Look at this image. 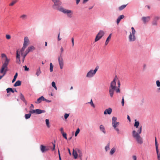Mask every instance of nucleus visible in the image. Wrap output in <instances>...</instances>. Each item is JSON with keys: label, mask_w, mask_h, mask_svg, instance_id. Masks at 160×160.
Wrapping results in <instances>:
<instances>
[{"label": "nucleus", "mask_w": 160, "mask_h": 160, "mask_svg": "<svg viewBox=\"0 0 160 160\" xmlns=\"http://www.w3.org/2000/svg\"><path fill=\"white\" fill-rule=\"evenodd\" d=\"M150 16L142 17L141 19L143 23L145 24L150 21Z\"/></svg>", "instance_id": "ddd939ff"}, {"label": "nucleus", "mask_w": 160, "mask_h": 160, "mask_svg": "<svg viewBox=\"0 0 160 160\" xmlns=\"http://www.w3.org/2000/svg\"><path fill=\"white\" fill-rule=\"evenodd\" d=\"M156 83L157 86L159 88L158 90L160 91V81L159 80H157Z\"/></svg>", "instance_id": "a19ab883"}, {"label": "nucleus", "mask_w": 160, "mask_h": 160, "mask_svg": "<svg viewBox=\"0 0 160 160\" xmlns=\"http://www.w3.org/2000/svg\"><path fill=\"white\" fill-rule=\"evenodd\" d=\"M72 155L74 157V158L75 159H77L78 157V149L77 151H75L74 149H73Z\"/></svg>", "instance_id": "393cba45"}, {"label": "nucleus", "mask_w": 160, "mask_h": 160, "mask_svg": "<svg viewBox=\"0 0 160 160\" xmlns=\"http://www.w3.org/2000/svg\"><path fill=\"white\" fill-rule=\"evenodd\" d=\"M41 73V71L40 67H39L36 70V75L38 77Z\"/></svg>", "instance_id": "a878e982"}, {"label": "nucleus", "mask_w": 160, "mask_h": 160, "mask_svg": "<svg viewBox=\"0 0 160 160\" xmlns=\"http://www.w3.org/2000/svg\"><path fill=\"white\" fill-rule=\"evenodd\" d=\"M44 100H46V99L43 96H42L38 98L35 102L36 103L38 104L40 103L42 101H44Z\"/></svg>", "instance_id": "2eb2a0df"}, {"label": "nucleus", "mask_w": 160, "mask_h": 160, "mask_svg": "<svg viewBox=\"0 0 160 160\" xmlns=\"http://www.w3.org/2000/svg\"><path fill=\"white\" fill-rule=\"evenodd\" d=\"M80 129L79 128H78L77 129L76 131L75 132V137H77L78 135V134L80 132Z\"/></svg>", "instance_id": "37998d69"}, {"label": "nucleus", "mask_w": 160, "mask_h": 160, "mask_svg": "<svg viewBox=\"0 0 160 160\" xmlns=\"http://www.w3.org/2000/svg\"><path fill=\"white\" fill-rule=\"evenodd\" d=\"M53 65L52 63L50 64V71L51 72H52L53 71Z\"/></svg>", "instance_id": "f704fd0d"}, {"label": "nucleus", "mask_w": 160, "mask_h": 160, "mask_svg": "<svg viewBox=\"0 0 160 160\" xmlns=\"http://www.w3.org/2000/svg\"><path fill=\"white\" fill-rule=\"evenodd\" d=\"M17 2V1H12V2L9 4L10 6H13V5H14Z\"/></svg>", "instance_id": "8fccbe9b"}, {"label": "nucleus", "mask_w": 160, "mask_h": 160, "mask_svg": "<svg viewBox=\"0 0 160 160\" xmlns=\"http://www.w3.org/2000/svg\"><path fill=\"white\" fill-rule=\"evenodd\" d=\"M112 111V109L111 108H109L108 109H106L104 112V114H110L111 113Z\"/></svg>", "instance_id": "dca6fc26"}, {"label": "nucleus", "mask_w": 160, "mask_h": 160, "mask_svg": "<svg viewBox=\"0 0 160 160\" xmlns=\"http://www.w3.org/2000/svg\"><path fill=\"white\" fill-rule=\"evenodd\" d=\"M72 42V46H73L74 45V38H72L71 39Z\"/></svg>", "instance_id": "680f3d73"}, {"label": "nucleus", "mask_w": 160, "mask_h": 160, "mask_svg": "<svg viewBox=\"0 0 160 160\" xmlns=\"http://www.w3.org/2000/svg\"><path fill=\"white\" fill-rule=\"evenodd\" d=\"M58 10L66 14L68 18H71L72 17L73 12L72 10L65 9L62 7H60Z\"/></svg>", "instance_id": "7ed1b4c3"}, {"label": "nucleus", "mask_w": 160, "mask_h": 160, "mask_svg": "<svg viewBox=\"0 0 160 160\" xmlns=\"http://www.w3.org/2000/svg\"><path fill=\"white\" fill-rule=\"evenodd\" d=\"M116 151V148L115 147L112 148L109 152V154L111 155H112Z\"/></svg>", "instance_id": "5701e85b"}, {"label": "nucleus", "mask_w": 160, "mask_h": 160, "mask_svg": "<svg viewBox=\"0 0 160 160\" xmlns=\"http://www.w3.org/2000/svg\"><path fill=\"white\" fill-rule=\"evenodd\" d=\"M124 16L123 15H121L118 17L116 21L118 25L119 23L121 20L124 18Z\"/></svg>", "instance_id": "aec40b11"}, {"label": "nucleus", "mask_w": 160, "mask_h": 160, "mask_svg": "<svg viewBox=\"0 0 160 160\" xmlns=\"http://www.w3.org/2000/svg\"><path fill=\"white\" fill-rule=\"evenodd\" d=\"M80 0H76L77 4H78Z\"/></svg>", "instance_id": "338daca9"}, {"label": "nucleus", "mask_w": 160, "mask_h": 160, "mask_svg": "<svg viewBox=\"0 0 160 160\" xmlns=\"http://www.w3.org/2000/svg\"><path fill=\"white\" fill-rule=\"evenodd\" d=\"M112 34L111 33L109 34V36L107 38L105 42V44L106 45H107L110 39H111L112 36Z\"/></svg>", "instance_id": "bb28decb"}, {"label": "nucleus", "mask_w": 160, "mask_h": 160, "mask_svg": "<svg viewBox=\"0 0 160 160\" xmlns=\"http://www.w3.org/2000/svg\"><path fill=\"white\" fill-rule=\"evenodd\" d=\"M122 106H123L124 104V101L123 97H122Z\"/></svg>", "instance_id": "5fc2aeb1"}, {"label": "nucleus", "mask_w": 160, "mask_h": 160, "mask_svg": "<svg viewBox=\"0 0 160 160\" xmlns=\"http://www.w3.org/2000/svg\"><path fill=\"white\" fill-rule=\"evenodd\" d=\"M146 65L145 64H144L143 66V69H146Z\"/></svg>", "instance_id": "69168bd1"}, {"label": "nucleus", "mask_w": 160, "mask_h": 160, "mask_svg": "<svg viewBox=\"0 0 160 160\" xmlns=\"http://www.w3.org/2000/svg\"><path fill=\"white\" fill-rule=\"evenodd\" d=\"M26 47H26L23 45L22 47V48L21 49V50H19V52H20V54H22L24 53H23L24 51H25Z\"/></svg>", "instance_id": "cd10ccee"}, {"label": "nucleus", "mask_w": 160, "mask_h": 160, "mask_svg": "<svg viewBox=\"0 0 160 160\" xmlns=\"http://www.w3.org/2000/svg\"><path fill=\"white\" fill-rule=\"evenodd\" d=\"M117 79V76H115L113 81L110 84L109 92L110 96L111 98H112L113 97L114 92L115 91L116 80Z\"/></svg>", "instance_id": "f03ea898"}, {"label": "nucleus", "mask_w": 160, "mask_h": 160, "mask_svg": "<svg viewBox=\"0 0 160 160\" xmlns=\"http://www.w3.org/2000/svg\"><path fill=\"white\" fill-rule=\"evenodd\" d=\"M6 38L8 39H10L11 38L10 35H8V34L6 35Z\"/></svg>", "instance_id": "603ef678"}, {"label": "nucleus", "mask_w": 160, "mask_h": 160, "mask_svg": "<svg viewBox=\"0 0 160 160\" xmlns=\"http://www.w3.org/2000/svg\"><path fill=\"white\" fill-rule=\"evenodd\" d=\"M69 115V114L65 113L64 115L65 119H67L68 118Z\"/></svg>", "instance_id": "3c124183"}, {"label": "nucleus", "mask_w": 160, "mask_h": 160, "mask_svg": "<svg viewBox=\"0 0 160 160\" xmlns=\"http://www.w3.org/2000/svg\"><path fill=\"white\" fill-rule=\"evenodd\" d=\"M59 35H60V33H59L58 35V41L60 40H61V38H59Z\"/></svg>", "instance_id": "e2e57ef3"}, {"label": "nucleus", "mask_w": 160, "mask_h": 160, "mask_svg": "<svg viewBox=\"0 0 160 160\" xmlns=\"http://www.w3.org/2000/svg\"><path fill=\"white\" fill-rule=\"evenodd\" d=\"M127 5H123L120 6L119 8V10L120 11L124 9L126 6Z\"/></svg>", "instance_id": "72a5a7b5"}, {"label": "nucleus", "mask_w": 160, "mask_h": 160, "mask_svg": "<svg viewBox=\"0 0 160 160\" xmlns=\"http://www.w3.org/2000/svg\"><path fill=\"white\" fill-rule=\"evenodd\" d=\"M55 144H53V148H52V151H54L55 150Z\"/></svg>", "instance_id": "0e129e2a"}, {"label": "nucleus", "mask_w": 160, "mask_h": 160, "mask_svg": "<svg viewBox=\"0 0 160 160\" xmlns=\"http://www.w3.org/2000/svg\"><path fill=\"white\" fill-rule=\"evenodd\" d=\"M46 123L47 125V127L48 128H49L50 127V126L49 125V120L48 119H46L45 120Z\"/></svg>", "instance_id": "c9c22d12"}, {"label": "nucleus", "mask_w": 160, "mask_h": 160, "mask_svg": "<svg viewBox=\"0 0 160 160\" xmlns=\"http://www.w3.org/2000/svg\"><path fill=\"white\" fill-rule=\"evenodd\" d=\"M40 149L42 152H44L45 151H47L48 149L46 148V147L43 145L40 146Z\"/></svg>", "instance_id": "6ab92c4d"}, {"label": "nucleus", "mask_w": 160, "mask_h": 160, "mask_svg": "<svg viewBox=\"0 0 160 160\" xmlns=\"http://www.w3.org/2000/svg\"><path fill=\"white\" fill-rule=\"evenodd\" d=\"M1 56L2 58L5 57V58H7V57L6 55L4 53L2 54Z\"/></svg>", "instance_id": "052dcab7"}, {"label": "nucleus", "mask_w": 160, "mask_h": 160, "mask_svg": "<svg viewBox=\"0 0 160 160\" xmlns=\"http://www.w3.org/2000/svg\"><path fill=\"white\" fill-rule=\"evenodd\" d=\"M54 4L52 6L53 9L58 10L60 8L59 6L62 4V2L60 0H52Z\"/></svg>", "instance_id": "6e6552de"}, {"label": "nucleus", "mask_w": 160, "mask_h": 160, "mask_svg": "<svg viewBox=\"0 0 160 160\" xmlns=\"http://www.w3.org/2000/svg\"><path fill=\"white\" fill-rule=\"evenodd\" d=\"M142 126H141L137 132L134 130L132 132V136L136 140L138 143L142 144L143 142V139L140 134L142 132Z\"/></svg>", "instance_id": "f257e3e1"}, {"label": "nucleus", "mask_w": 160, "mask_h": 160, "mask_svg": "<svg viewBox=\"0 0 160 160\" xmlns=\"http://www.w3.org/2000/svg\"><path fill=\"white\" fill-rule=\"evenodd\" d=\"M132 32H130L129 36V40L130 42H134L136 40L135 34L136 31L133 27H132Z\"/></svg>", "instance_id": "423d86ee"}, {"label": "nucleus", "mask_w": 160, "mask_h": 160, "mask_svg": "<svg viewBox=\"0 0 160 160\" xmlns=\"http://www.w3.org/2000/svg\"><path fill=\"white\" fill-rule=\"evenodd\" d=\"M104 32L103 30H100L96 37L95 39V42H97L99 40L104 36Z\"/></svg>", "instance_id": "1a4fd4ad"}, {"label": "nucleus", "mask_w": 160, "mask_h": 160, "mask_svg": "<svg viewBox=\"0 0 160 160\" xmlns=\"http://www.w3.org/2000/svg\"><path fill=\"white\" fill-rule=\"evenodd\" d=\"M16 63L19 64H20L21 63V60L20 59V52H19L18 50H17L16 51Z\"/></svg>", "instance_id": "9b49d317"}, {"label": "nucleus", "mask_w": 160, "mask_h": 160, "mask_svg": "<svg viewBox=\"0 0 160 160\" xmlns=\"http://www.w3.org/2000/svg\"><path fill=\"white\" fill-rule=\"evenodd\" d=\"M60 131L61 133L62 134L63 133H64L63 132V128H60Z\"/></svg>", "instance_id": "4d7b16f0"}, {"label": "nucleus", "mask_w": 160, "mask_h": 160, "mask_svg": "<svg viewBox=\"0 0 160 160\" xmlns=\"http://www.w3.org/2000/svg\"><path fill=\"white\" fill-rule=\"evenodd\" d=\"M99 129L104 134L106 133L105 128L103 125H101L99 126Z\"/></svg>", "instance_id": "a211bd4d"}, {"label": "nucleus", "mask_w": 160, "mask_h": 160, "mask_svg": "<svg viewBox=\"0 0 160 160\" xmlns=\"http://www.w3.org/2000/svg\"><path fill=\"white\" fill-rule=\"evenodd\" d=\"M88 103H90V105H91V106L93 108H95V105L93 102L92 99L91 100L90 102H89Z\"/></svg>", "instance_id": "de8ad7c7"}, {"label": "nucleus", "mask_w": 160, "mask_h": 160, "mask_svg": "<svg viewBox=\"0 0 160 160\" xmlns=\"http://www.w3.org/2000/svg\"><path fill=\"white\" fill-rule=\"evenodd\" d=\"M28 53V52H27V51H26L24 53H23L22 54H21V55H22L23 57L22 60V62H24V59H25V58Z\"/></svg>", "instance_id": "c85d7f7f"}, {"label": "nucleus", "mask_w": 160, "mask_h": 160, "mask_svg": "<svg viewBox=\"0 0 160 160\" xmlns=\"http://www.w3.org/2000/svg\"><path fill=\"white\" fill-rule=\"evenodd\" d=\"M117 118L115 117H113L112 118V123L118 122H117Z\"/></svg>", "instance_id": "e433bc0d"}, {"label": "nucleus", "mask_w": 160, "mask_h": 160, "mask_svg": "<svg viewBox=\"0 0 160 160\" xmlns=\"http://www.w3.org/2000/svg\"><path fill=\"white\" fill-rule=\"evenodd\" d=\"M21 81L19 80H18L14 84V87L19 86L21 85Z\"/></svg>", "instance_id": "c756f323"}, {"label": "nucleus", "mask_w": 160, "mask_h": 160, "mask_svg": "<svg viewBox=\"0 0 160 160\" xmlns=\"http://www.w3.org/2000/svg\"><path fill=\"white\" fill-rule=\"evenodd\" d=\"M114 129L117 132V134H120V130L118 127Z\"/></svg>", "instance_id": "c03bdc74"}, {"label": "nucleus", "mask_w": 160, "mask_h": 160, "mask_svg": "<svg viewBox=\"0 0 160 160\" xmlns=\"http://www.w3.org/2000/svg\"><path fill=\"white\" fill-rule=\"evenodd\" d=\"M18 75V73L16 72L15 73V74L14 77V78L12 81V83H13L16 80V78L17 77Z\"/></svg>", "instance_id": "ea45409f"}, {"label": "nucleus", "mask_w": 160, "mask_h": 160, "mask_svg": "<svg viewBox=\"0 0 160 160\" xmlns=\"http://www.w3.org/2000/svg\"><path fill=\"white\" fill-rule=\"evenodd\" d=\"M135 121L134 124V126L136 128H137L139 125V122L138 121H136V119L135 120Z\"/></svg>", "instance_id": "473e14b6"}, {"label": "nucleus", "mask_w": 160, "mask_h": 160, "mask_svg": "<svg viewBox=\"0 0 160 160\" xmlns=\"http://www.w3.org/2000/svg\"><path fill=\"white\" fill-rule=\"evenodd\" d=\"M52 85L53 87L56 86L55 83L54 82H52Z\"/></svg>", "instance_id": "13d9d810"}, {"label": "nucleus", "mask_w": 160, "mask_h": 160, "mask_svg": "<svg viewBox=\"0 0 160 160\" xmlns=\"http://www.w3.org/2000/svg\"><path fill=\"white\" fill-rule=\"evenodd\" d=\"M23 68H24L25 71H28L29 70V68H28L26 66H24Z\"/></svg>", "instance_id": "6e6d98bb"}, {"label": "nucleus", "mask_w": 160, "mask_h": 160, "mask_svg": "<svg viewBox=\"0 0 160 160\" xmlns=\"http://www.w3.org/2000/svg\"><path fill=\"white\" fill-rule=\"evenodd\" d=\"M29 44V41L28 38L27 37H25L24 39L23 45L27 47Z\"/></svg>", "instance_id": "f8f14e48"}, {"label": "nucleus", "mask_w": 160, "mask_h": 160, "mask_svg": "<svg viewBox=\"0 0 160 160\" xmlns=\"http://www.w3.org/2000/svg\"><path fill=\"white\" fill-rule=\"evenodd\" d=\"M110 142H108L105 147V150L107 152L110 149Z\"/></svg>", "instance_id": "4be33fe9"}, {"label": "nucleus", "mask_w": 160, "mask_h": 160, "mask_svg": "<svg viewBox=\"0 0 160 160\" xmlns=\"http://www.w3.org/2000/svg\"><path fill=\"white\" fill-rule=\"evenodd\" d=\"M62 135L63 136V137L66 140L67 139V134L65 133H63L62 134Z\"/></svg>", "instance_id": "09e8293b"}, {"label": "nucleus", "mask_w": 160, "mask_h": 160, "mask_svg": "<svg viewBox=\"0 0 160 160\" xmlns=\"http://www.w3.org/2000/svg\"><path fill=\"white\" fill-rule=\"evenodd\" d=\"M78 156L79 158H80L81 160H82V151L79 149H78Z\"/></svg>", "instance_id": "b1692460"}, {"label": "nucleus", "mask_w": 160, "mask_h": 160, "mask_svg": "<svg viewBox=\"0 0 160 160\" xmlns=\"http://www.w3.org/2000/svg\"><path fill=\"white\" fill-rule=\"evenodd\" d=\"M20 99L22 100L23 101H24L25 100V98L24 97V96L22 93H20Z\"/></svg>", "instance_id": "79ce46f5"}, {"label": "nucleus", "mask_w": 160, "mask_h": 160, "mask_svg": "<svg viewBox=\"0 0 160 160\" xmlns=\"http://www.w3.org/2000/svg\"><path fill=\"white\" fill-rule=\"evenodd\" d=\"M36 109L35 110H33V109H31L29 111V112L30 113L33 114L34 113H36Z\"/></svg>", "instance_id": "49530a36"}, {"label": "nucleus", "mask_w": 160, "mask_h": 160, "mask_svg": "<svg viewBox=\"0 0 160 160\" xmlns=\"http://www.w3.org/2000/svg\"><path fill=\"white\" fill-rule=\"evenodd\" d=\"M20 18L22 20H24L27 18L28 16L26 14H23L20 16Z\"/></svg>", "instance_id": "7c9ffc66"}, {"label": "nucleus", "mask_w": 160, "mask_h": 160, "mask_svg": "<svg viewBox=\"0 0 160 160\" xmlns=\"http://www.w3.org/2000/svg\"><path fill=\"white\" fill-rule=\"evenodd\" d=\"M10 60V59L7 58H5L4 62L3 63L2 67L1 69L0 73H2L3 72V70H4V69H6V70H8V66L9 64Z\"/></svg>", "instance_id": "0eeeda50"}, {"label": "nucleus", "mask_w": 160, "mask_h": 160, "mask_svg": "<svg viewBox=\"0 0 160 160\" xmlns=\"http://www.w3.org/2000/svg\"><path fill=\"white\" fill-rule=\"evenodd\" d=\"M6 90L7 91L8 93L10 92H11L12 93H14V91L11 88H8Z\"/></svg>", "instance_id": "58836bf2"}, {"label": "nucleus", "mask_w": 160, "mask_h": 160, "mask_svg": "<svg viewBox=\"0 0 160 160\" xmlns=\"http://www.w3.org/2000/svg\"><path fill=\"white\" fill-rule=\"evenodd\" d=\"M34 108V105H33V104H31V106L30 107V108Z\"/></svg>", "instance_id": "774afa93"}, {"label": "nucleus", "mask_w": 160, "mask_h": 160, "mask_svg": "<svg viewBox=\"0 0 160 160\" xmlns=\"http://www.w3.org/2000/svg\"><path fill=\"white\" fill-rule=\"evenodd\" d=\"M63 51V48L62 47L60 49V56L58 58V62L61 69H62L64 67V61L62 56V55Z\"/></svg>", "instance_id": "20e7f679"}, {"label": "nucleus", "mask_w": 160, "mask_h": 160, "mask_svg": "<svg viewBox=\"0 0 160 160\" xmlns=\"http://www.w3.org/2000/svg\"><path fill=\"white\" fill-rule=\"evenodd\" d=\"M36 113L38 114L42 113H44L45 112V110L40 109H36Z\"/></svg>", "instance_id": "412c9836"}, {"label": "nucleus", "mask_w": 160, "mask_h": 160, "mask_svg": "<svg viewBox=\"0 0 160 160\" xmlns=\"http://www.w3.org/2000/svg\"><path fill=\"white\" fill-rule=\"evenodd\" d=\"M160 19V17L159 16H155L152 22V24L153 25L156 26L157 25V21H158Z\"/></svg>", "instance_id": "4468645a"}, {"label": "nucleus", "mask_w": 160, "mask_h": 160, "mask_svg": "<svg viewBox=\"0 0 160 160\" xmlns=\"http://www.w3.org/2000/svg\"><path fill=\"white\" fill-rule=\"evenodd\" d=\"M99 66H97L94 70L91 69L89 70L87 72L86 75V77L88 78H90L94 76Z\"/></svg>", "instance_id": "39448f33"}, {"label": "nucleus", "mask_w": 160, "mask_h": 160, "mask_svg": "<svg viewBox=\"0 0 160 160\" xmlns=\"http://www.w3.org/2000/svg\"><path fill=\"white\" fill-rule=\"evenodd\" d=\"M31 116V113H28L27 114H26L25 115V119H27L29 118Z\"/></svg>", "instance_id": "4c0bfd02"}, {"label": "nucleus", "mask_w": 160, "mask_h": 160, "mask_svg": "<svg viewBox=\"0 0 160 160\" xmlns=\"http://www.w3.org/2000/svg\"><path fill=\"white\" fill-rule=\"evenodd\" d=\"M35 49V48L33 46H31L29 47L26 50L28 53L34 50Z\"/></svg>", "instance_id": "f3484780"}, {"label": "nucleus", "mask_w": 160, "mask_h": 160, "mask_svg": "<svg viewBox=\"0 0 160 160\" xmlns=\"http://www.w3.org/2000/svg\"><path fill=\"white\" fill-rule=\"evenodd\" d=\"M112 126L114 128H117L118 126L119 125L120 123L119 122L112 123Z\"/></svg>", "instance_id": "2f4dec72"}, {"label": "nucleus", "mask_w": 160, "mask_h": 160, "mask_svg": "<svg viewBox=\"0 0 160 160\" xmlns=\"http://www.w3.org/2000/svg\"><path fill=\"white\" fill-rule=\"evenodd\" d=\"M7 71L8 70H6V69H4V70H3V72L2 73H3V75H1V76H2V78L5 75Z\"/></svg>", "instance_id": "a18cd8bd"}, {"label": "nucleus", "mask_w": 160, "mask_h": 160, "mask_svg": "<svg viewBox=\"0 0 160 160\" xmlns=\"http://www.w3.org/2000/svg\"><path fill=\"white\" fill-rule=\"evenodd\" d=\"M115 91L117 93H119L120 92V89L118 88H117V87H116Z\"/></svg>", "instance_id": "864d4df0"}, {"label": "nucleus", "mask_w": 160, "mask_h": 160, "mask_svg": "<svg viewBox=\"0 0 160 160\" xmlns=\"http://www.w3.org/2000/svg\"><path fill=\"white\" fill-rule=\"evenodd\" d=\"M132 158L133 160H137V157L135 155H133L132 156Z\"/></svg>", "instance_id": "bf43d9fd"}, {"label": "nucleus", "mask_w": 160, "mask_h": 160, "mask_svg": "<svg viewBox=\"0 0 160 160\" xmlns=\"http://www.w3.org/2000/svg\"><path fill=\"white\" fill-rule=\"evenodd\" d=\"M155 144L156 149L157 155L158 159V160H160V154L159 153V151L158 150V145L156 138H155Z\"/></svg>", "instance_id": "9d476101"}]
</instances>
